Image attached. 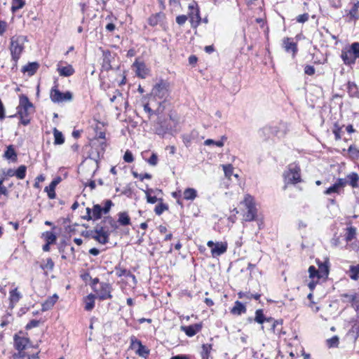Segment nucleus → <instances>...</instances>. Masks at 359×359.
<instances>
[{
  "label": "nucleus",
  "instance_id": "4be33fe9",
  "mask_svg": "<svg viewBox=\"0 0 359 359\" xmlns=\"http://www.w3.org/2000/svg\"><path fill=\"white\" fill-rule=\"evenodd\" d=\"M60 178L53 180L48 187L45 188V191L47 193L48 196L50 199H54L56 196L55 189L56 185L59 183Z\"/></svg>",
  "mask_w": 359,
  "mask_h": 359
},
{
  "label": "nucleus",
  "instance_id": "bf43d9fd",
  "mask_svg": "<svg viewBox=\"0 0 359 359\" xmlns=\"http://www.w3.org/2000/svg\"><path fill=\"white\" fill-rule=\"evenodd\" d=\"M144 111L148 113L149 118H150L154 114H158V110L154 111L153 109H151L148 103L144 104Z\"/></svg>",
  "mask_w": 359,
  "mask_h": 359
},
{
  "label": "nucleus",
  "instance_id": "338daca9",
  "mask_svg": "<svg viewBox=\"0 0 359 359\" xmlns=\"http://www.w3.org/2000/svg\"><path fill=\"white\" fill-rule=\"evenodd\" d=\"M187 19H188V18H187V15H180L177 16V18H176V22L179 25H183L186 22Z\"/></svg>",
  "mask_w": 359,
  "mask_h": 359
},
{
  "label": "nucleus",
  "instance_id": "c9c22d12",
  "mask_svg": "<svg viewBox=\"0 0 359 359\" xmlns=\"http://www.w3.org/2000/svg\"><path fill=\"white\" fill-rule=\"evenodd\" d=\"M4 156L6 159H9L13 161H15L17 160V154H16L13 145H9L8 147H7V149L4 153Z\"/></svg>",
  "mask_w": 359,
  "mask_h": 359
},
{
  "label": "nucleus",
  "instance_id": "de8ad7c7",
  "mask_svg": "<svg viewBox=\"0 0 359 359\" xmlns=\"http://www.w3.org/2000/svg\"><path fill=\"white\" fill-rule=\"evenodd\" d=\"M355 233H356L355 228L352 227V226L348 227L347 229V232H346V241L347 242L352 241L355 238Z\"/></svg>",
  "mask_w": 359,
  "mask_h": 359
},
{
  "label": "nucleus",
  "instance_id": "c85d7f7f",
  "mask_svg": "<svg viewBox=\"0 0 359 359\" xmlns=\"http://www.w3.org/2000/svg\"><path fill=\"white\" fill-rule=\"evenodd\" d=\"M115 272L118 277L127 276L132 278L133 280H135V275L131 273L130 271L126 270V269L121 268L120 264L115 266Z\"/></svg>",
  "mask_w": 359,
  "mask_h": 359
},
{
  "label": "nucleus",
  "instance_id": "c756f323",
  "mask_svg": "<svg viewBox=\"0 0 359 359\" xmlns=\"http://www.w3.org/2000/svg\"><path fill=\"white\" fill-rule=\"evenodd\" d=\"M95 298L97 297L96 295L94 294H89L85 297V309L86 311H91L94 308Z\"/></svg>",
  "mask_w": 359,
  "mask_h": 359
},
{
  "label": "nucleus",
  "instance_id": "20e7f679",
  "mask_svg": "<svg viewBox=\"0 0 359 359\" xmlns=\"http://www.w3.org/2000/svg\"><path fill=\"white\" fill-rule=\"evenodd\" d=\"M50 98L54 103L69 102L72 100V94L69 91L62 93L58 90V83L55 81L54 86L50 90Z\"/></svg>",
  "mask_w": 359,
  "mask_h": 359
},
{
  "label": "nucleus",
  "instance_id": "2f4dec72",
  "mask_svg": "<svg viewBox=\"0 0 359 359\" xmlns=\"http://www.w3.org/2000/svg\"><path fill=\"white\" fill-rule=\"evenodd\" d=\"M102 222L105 224L104 226H107L110 230V233L112 231H115L118 229L117 222L110 216L105 217Z\"/></svg>",
  "mask_w": 359,
  "mask_h": 359
},
{
  "label": "nucleus",
  "instance_id": "1a4fd4ad",
  "mask_svg": "<svg viewBox=\"0 0 359 359\" xmlns=\"http://www.w3.org/2000/svg\"><path fill=\"white\" fill-rule=\"evenodd\" d=\"M93 290L95 292L96 297L101 301L112 298V286L109 283L102 282L100 283L99 287H94Z\"/></svg>",
  "mask_w": 359,
  "mask_h": 359
},
{
  "label": "nucleus",
  "instance_id": "a18cd8bd",
  "mask_svg": "<svg viewBox=\"0 0 359 359\" xmlns=\"http://www.w3.org/2000/svg\"><path fill=\"white\" fill-rule=\"evenodd\" d=\"M160 202L161 203L154 208V212L157 215H161L164 211L168 210V205L167 204L162 203V201Z\"/></svg>",
  "mask_w": 359,
  "mask_h": 359
},
{
  "label": "nucleus",
  "instance_id": "49530a36",
  "mask_svg": "<svg viewBox=\"0 0 359 359\" xmlns=\"http://www.w3.org/2000/svg\"><path fill=\"white\" fill-rule=\"evenodd\" d=\"M212 349V345L209 344H205L202 346L201 356L203 359H207L209 356L210 351Z\"/></svg>",
  "mask_w": 359,
  "mask_h": 359
},
{
  "label": "nucleus",
  "instance_id": "603ef678",
  "mask_svg": "<svg viewBox=\"0 0 359 359\" xmlns=\"http://www.w3.org/2000/svg\"><path fill=\"white\" fill-rule=\"evenodd\" d=\"M45 239L48 244H51L56 241V236L53 232L47 231L45 233Z\"/></svg>",
  "mask_w": 359,
  "mask_h": 359
},
{
  "label": "nucleus",
  "instance_id": "aec40b11",
  "mask_svg": "<svg viewBox=\"0 0 359 359\" xmlns=\"http://www.w3.org/2000/svg\"><path fill=\"white\" fill-rule=\"evenodd\" d=\"M316 263L318 266L319 276L321 278L327 277L329 274V261L326 259L324 262H320L318 259L316 260Z\"/></svg>",
  "mask_w": 359,
  "mask_h": 359
},
{
  "label": "nucleus",
  "instance_id": "f3484780",
  "mask_svg": "<svg viewBox=\"0 0 359 359\" xmlns=\"http://www.w3.org/2000/svg\"><path fill=\"white\" fill-rule=\"evenodd\" d=\"M269 323H270L271 325V330L276 334H278L279 336L281 335V334H285V332L282 331V325H283V320H274L272 318V320H271Z\"/></svg>",
  "mask_w": 359,
  "mask_h": 359
},
{
  "label": "nucleus",
  "instance_id": "58836bf2",
  "mask_svg": "<svg viewBox=\"0 0 359 359\" xmlns=\"http://www.w3.org/2000/svg\"><path fill=\"white\" fill-rule=\"evenodd\" d=\"M53 135L55 144H62L64 143L65 137L62 133L55 128L53 129Z\"/></svg>",
  "mask_w": 359,
  "mask_h": 359
},
{
  "label": "nucleus",
  "instance_id": "6e6d98bb",
  "mask_svg": "<svg viewBox=\"0 0 359 359\" xmlns=\"http://www.w3.org/2000/svg\"><path fill=\"white\" fill-rule=\"evenodd\" d=\"M54 267V262L51 258H48L46 259V263L45 264H41V268L42 269H48L50 271L53 270Z\"/></svg>",
  "mask_w": 359,
  "mask_h": 359
},
{
  "label": "nucleus",
  "instance_id": "9b49d317",
  "mask_svg": "<svg viewBox=\"0 0 359 359\" xmlns=\"http://www.w3.org/2000/svg\"><path fill=\"white\" fill-rule=\"evenodd\" d=\"M113 205L114 204L111 200L105 201L104 207H101L99 204L94 205L91 209L93 220L95 221L100 219L102 213H108Z\"/></svg>",
  "mask_w": 359,
  "mask_h": 359
},
{
  "label": "nucleus",
  "instance_id": "864d4df0",
  "mask_svg": "<svg viewBox=\"0 0 359 359\" xmlns=\"http://www.w3.org/2000/svg\"><path fill=\"white\" fill-rule=\"evenodd\" d=\"M223 170L224 172L225 176L227 177H230L233 174V168L231 164L223 165H222Z\"/></svg>",
  "mask_w": 359,
  "mask_h": 359
},
{
  "label": "nucleus",
  "instance_id": "ddd939ff",
  "mask_svg": "<svg viewBox=\"0 0 359 359\" xmlns=\"http://www.w3.org/2000/svg\"><path fill=\"white\" fill-rule=\"evenodd\" d=\"M171 129L172 127L168 122V120H161L159 118L155 128V131L157 135L163 137L165 134L168 133Z\"/></svg>",
  "mask_w": 359,
  "mask_h": 359
},
{
  "label": "nucleus",
  "instance_id": "7c9ffc66",
  "mask_svg": "<svg viewBox=\"0 0 359 359\" xmlns=\"http://www.w3.org/2000/svg\"><path fill=\"white\" fill-rule=\"evenodd\" d=\"M255 320L259 324H263L264 322L269 323L272 320V318H266L264 315L262 309H257L255 311Z\"/></svg>",
  "mask_w": 359,
  "mask_h": 359
},
{
  "label": "nucleus",
  "instance_id": "0eeeda50",
  "mask_svg": "<svg viewBox=\"0 0 359 359\" xmlns=\"http://www.w3.org/2000/svg\"><path fill=\"white\" fill-rule=\"evenodd\" d=\"M130 348L135 352L139 356L147 358L149 355V349L144 346L141 341L134 335L130 337Z\"/></svg>",
  "mask_w": 359,
  "mask_h": 359
},
{
  "label": "nucleus",
  "instance_id": "c03bdc74",
  "mask_svg": "<svg viewBox=\"0 0 359 359\" xmlns=\"http://www.w3.org/2000/svg\"><path fill=\"white\" fill-rule=\"evenodd\" d=\"M326 344L329 348L338 347L339 344V338L337 336H333L332 337L326 340Z\"/></svg>",
  "mask_w": 359,
  "mask_h": 359
},
{
  "label": "nucleus",
  "instance_id": "37998d69",
  "mask_svg": "<svg viewBox=\"0 0 359 359\" xmlns=\"http://www.w3.org/2000/svg\"><path fill=\"white\" fill-rule=\"evenodd\" d=\"M25 5V0H12L11 11L16 12Z\"/></svg>",
  "mask_w": 359,
  "mask_h": 359
},
{
  "label": "nucleus",
  "instance_id": "3c124183",
  "mask_svg": "<svg viewBox=\"0 0 359 359\" xmlns=\"http://www.w3.org/2000/svg\"><path fill=\"white\" fill-rule=\"evenodd\" d=\"M309 277L311 278H314L316 277H317L318 278H321L320 276H319L320 273L318 272V270H317L314 266H309Z\"/></svg>",
  "mask_w": 359,
  "mask_h": 359
},
{
  "label": "nucleus",
  "instance_id": "dca6fc26",
  "mask_svg": "<svg viewBox=\"0 0 359 359\" xmlns=\"http://www.w3.org/2000/svg\"><path fill=\"white\" fill-rule=\"evenodd\" d=\"M227 250V244L226 243H216L214 248L211 250L212 256L213 257L220 256L226 252Z\"/></svg>",
  "mask_w": 359,
  "mask_h": 359
},
{
  "label": "nucleus",
  "instance_id": "a19ab883",
  "mask_svg": "<svg viewBox=\"0 0 359 359\" xmlns=\"http://www.w3.org/2000/svg\"><path fill=\"white\" fill-rule=\"evenodd\" d=\"M341 191V189L337 184V183L335 182L334 184H332L331 187L327 188L324 191V194L325 195H331L332 194H340Z\"/></svg>",
  "mask_w": 359,
  "mask_h": 359
},
{
  "label": "nucleus",
  "instance_id": "e433bc0d",
  "mask_svg": "<svg viewBox=\"0 0 359 359\" xmlns=\"http://www.w3.org/2000/svg\"><path fill=\"white\" fill-rule=\"evenodd\" d=\"M343 297L346 298L347 300L351 303L352 306L355 307L356 310L359 309V302L357 294L355 293L353 294H343Z\"/></svg>",
  "mask_w": 359,
  "mask_h": 359
},
{
  "label": "nucleus",
  "instance_id": "cd10ccee",
  "mask_svg": "<svg viewBox=\"0 0 359 359\" xmlns=\"http://www.w3.org/2000/svg\"><path fill=\"white\" fill-rule=\"evenodd\" d=\"M348 183L352 188L359 187V175L358 173L353 172L347 176Z\"/></svg>",
  "mask_w": 359,
  "mask_h": 359
},
{
  "label": "nucleus",
  "instance_id": "393cba45",
  "mask_svg": "<svg viewBox=\"0 0 359 359\" xmlns=\"http://www.w3.org/2000/svg\"><path fill=\"white\" fill-rule=\"evenodd\" d=\"M57 70L61 76L68 77L74 74V69L71 65H68L65 67L57 65Z\"/></svg>",
  "mask_w": 359,
  "mask_h": 359
},
{
  "label": "nucleus",
  "instance_id": "79ce46f5",
  "mask_svg": "<svg viewBox=\"0 0 359 359\" xmlns=\"http://www.w3.org/2000/svg\"><path fill=\"white\" fill-rule=\"evenodd\" d=\"M27 167L22 165L15 171V177L19 180H23L26 176Z\"/></svg>",
  "mask_w": 359,
  "mask_h": 359
},
{
  "label": "nucleus",
  "instance_id": "6ab92c4d",
  "mask_svg": "<svg viewBox=\"0 0 359 359\" xmlns=\"http://www.w3.org/2000/svg\"><path fill=\"white\" fill-rule=\"evenodd\" d=\"M133 66L136 68L135 72L138 77L144 79L147 76L148 72L144 63L135 61L133 63Z\"/></svg>",
  "mask_w": 359,
  "mask_h": 359
},
{
  "label": "nucleus",
  "instance_id": "a878e982",
  "mask_svg": "<svg viewBox=\"0 0 359 359\" xmlns=\"http://www.w3.org/2000/svg\"><path fill=\"white\" fill-rule=\"evenodd\" d=\"M246 311L245 306L239 301H236L234 306L231 309V313L237 316L246 313Z\"/></svg>",
  "mask_w": 359,
  "mask_h": 359
},
{
  "label": "nucleus",
  "instance_id": "0e129e2a",
  "mask_svg": "<svg viewBox=\"0 0 359 359\" xmlns=\"http://www.w3.org/2000/svg\"><path fill=\"white\" fill-rule=\"evenodd\" d=\"M316 70L313 66L312 65H306L304 67V73L307 75L312 76L315 74Z\"/></svg>",
  "mask_w": 359,
  "mask_h": 359
},
{
  "label": "nucleus",
  "instance_id": "4d7b16f0",
  "mask_svg": "<svg viewBox=\"0 0 359 359\" xmlns=\"http://www.w3.org/2000/svg\"><path fill=\"white\" fill-rule=\"evenodd\" d=\"M5 180V177H0V195L7 196L8 195V191L7 188L3 184Z\"/></svg>",
  "mask_w": 359,
  "mask_h": 359
},
{
  "label": "nucleus",
  "instance_id": "13d9d810",
  "mask_svg": "<svg viewBox=\"0 0 359 359\" xmlns=\"http://www.w3.org/2000/svg\"><path fill=\"white\" fill-rule=\"evenodd\" d=\"M132 173L135 177L139 178L141 181H143L144 179L149 180L151 178V175L149 173L138 174L137 172L135 171H133Z\"/></svg>",
  "mask_w": 359,
  "mask_h": 359
},
{
  "label": "nucleus",
  "instance_id": "39448f33",
  "mask_svg": "<svg viewBox=\"0 0 359 359\" xmlns=\"http://www.w3.org/2000/svg\"><path fill=\"white\" fill-rule=\"evenodd\" d=\"M151 93L154 97L165 100L170 95L169 82L165 80H160L154 86Z\"/></svg>",
  "mask_w": 359,
  "mask_h": 359
},
{
  "label": "nucleus",
  "instance_id": "774afa93",
  "mask_svg": "<svg viewBox=\"0 0 359 359\" xmlns=\"http://www.w3.org/2000/svg\"><path fill=\"white\" fill-rule=\"evenodd\" d=\"M182 141H183L184 144L186 145V147H189L191 144L192 137L190 135H187V134L182 135Z\"/></svg>",
  "mask_w": 359,
  "mask_h": 359
},
{
  "label": "nucleus",
  "instance_id": "72a5a7b5",
  "mask_svg": "<svg viewBox=\"0 0 359 359\" xmlns=\"http://www.w3.org/2000/svg\"><path fill=\"white\" fill-rule=\"evenodd\" d=\"M184 199L193 201L197 197V191L194 188H187L183 193Z\"/></svg>",
  "mask_w": 359,
  "mask_h": 359
},
{
  "label": "nucleus",
  "instance_id": "9d476101",
  "mask_svg": "<svg viewBox=\"0 0 359 359\" xmlns=\"http://www.w3.org/2000/svg\"><path fill=\"white\" fill-rule=\"evenodd\" d=\"M189 18L191 27L196 28L201 22L200 11L196 2H193L189 5Z\"/></svg>",
  "mask_w": 359,
  "mask_h": 359
},
{
  "label": "nucleus",
  "instance_id": "b1692460",
  "mask_svg": "<svg viewBox=\"0 0 359 359\" xmlns=\"http://www.w3.org/2000/svg\"><path fill=\"white\" fill-rule=\"evenodd\" d=\"M341 57L346 65H350L355 63V58L350 48L348 50H342Z\"/></svg>",
  "mask_w": 359,
  "mask_h": 359
},
{
  "label": "nucleus",
  "instance_id": "f257e3e1",
  "mask_svg": "<svg viewBox=\"0 0 359 359\" xmlns=\"http://www.w3.org/2000/svg\"><path fill=\"white\" fill-rule=\"evenodd\" d=\"M33 112V104L27 95H21L19 98V105L17 107V114L20 118V123L27 126L30 123L29 115Z\"/></svg>",
  "mask_w": 359,
  "mask_h": 359
},
{
  "label": "nucleus",
  "instance_id": "ea45409f",
  "mask_svg": "<svg viewBox=\"0 0 359 359\" xmlns=\"http://www.w3.org/2000/svg\"><path fill=\"white\" fill-rule=\"evenodd\" d=\"M349 277L354 280L359 278V264L355 266H351L349 268Z\"/></svg>",
  "mask_w": 359,
  "mask_h": 359
},
{
  "label": "nucleus",
  "instance_id": "09e8293b",
  "mask_svg": "<svg viewBox=\"0 0 359 359\" xmlns=\"http://www.w3.org/2000/svg\"><path fill=\"white\" fill-rule=\"evenodd\" d=\"M204 144L206 146L215 145L217 147H222L224 146V142L222 140L219 141H215L212 139H208L204 142Z\"/></svg>",
  "mask_w": 359,
  "mask_h": 359
},
{
  "label": "nucleus",
  "instance_id": "f03ea898",
  "mask_svg": "<svg viewBox=\"0 0 359 359\" xmlns=\"http://www.w3.org/2000/svg\"><path fill=\"white\" fill-rule=\"evenodd\" d=\"M27 39L24 36H13L11 39L10 50L12 60L15 62L20 59V55L24 50V44Z\"/></svg>",
  "mask_w": 359,
  "mask_h": 359
},
{
  "label": "nucleus",
  "instance_id": "8fccbe9b",
  "mask_svg": "<svg viewBox=\"0 0 359 359\" xmlns=\"http://www.w3.org/2000/svg\"><path fill=\"white\" fill-rule=\"evenodd\" d=\"M350 50H351L352 53L353 54L355 58H359V43L355 42L351 44L350 47Z\"/></svg>",
  "mask_w": 359,
  "mask_h": 359
},
{
  "label": "nucleus",
  "instance_id": "e2e57ef3",
  "mask_svg": "<svg viewBox=\"0 0 359 359\" xmlns=\"http://www.w3.org/2000/svg\"><path fill=\"white\" fill-rule=\"evenodd\" d=\"M147 162L149 165L152 166H155L158 163V156L156 154L153 153L150 158L147 160Z\"/></svg>",
  "mask_w": 359,
  "mask_h": 359
},
{
  "label": "nucleus",
  "instance_id": "69168bd1",
  "mask_svg": "<svg viewBox=\"0 0 359 359\" xmlns=\"http://www.w3.org/2000/svg\"><path fill=\"white\" fill-rule=\"evenodd\" d=\"M309 15L308 13L301 14L297 17V22L299 23H304L309 20Z\"/></svg>",
  "mask_w": 359,
  "mask_h": 359
},
{
  "label": "nucleus",
  "instance_id": "5fc2aeb1",
  "mask_svg": "<svg viewBox=\"0 0 359 359\" xmlns=\"http://www.w3.org/2000/svg\"><path fill=\"white\" fill-rule=\"evenodd\" d=\"M341 127H340L337 123H335L334 125L333 133L336 140H339L341 139Z\"/></svg>",
  "mask_w": 359,
  "mask_h": 359
},
{
  "label": "nucleus",
  "instance_id": "2eb2a0df",
  "mask_svg": "<svg viewBox=\"0 0 359 359\" xmlns=\"http://www.w3.org/2000/svg\"><path fill=\"white\" fill-rule=\"evenodd\" d=\"M202 329L201 323H196L188 326H181V330L188 337H191L199 332Z\"/></svg>",
  "mask_w": 359,
  "mask_h": 359
},
{
  "label": "nucleus",
  "instance_id": "4c0bfd02",
  "mask_svg": "<svg viewBox=\"0 0 359 359\" xmlns=\"http://www.w3.org/2000/svg\"><path fill=\"white\" fill-rule=\"evenodd\" d=\"M154 190L152 189H149L144 191L147 197V201L149 203L154 204L156 203L157 201H163L162 198H157L156 196H152L151 194V193H154Z\"/></svg>",
  "mask_w": 359,
  "mask_h": 359
},
{
  "label": "nucleus",
  "instance_id": "4468645a",
  "mask_svg": "<svg viewBox=\"0 0 359 359\" xmlns=\"http://www.w3.org/2000/svg\"><path fill=\"white\" fill-rule=\"evenodd\" d=\"M279 133V127L277 126H266L260 131V136L265 140L269 139L273 136H277Z\"/></svg>",
  "mask_w": 359,
  "mask_h": 359
},
{
  "label": "nucleus",
  "instance_id": "473e14b6",
  "mask_svg": "<svg viewBox=\"0 0 359 359\" xmlns=\"http://www.w3.org/2000/svg\"><path fill=\"white\" fill-rule=\"evenodd\" d=\"M118 222L121 226H128L130 224V218L126 212H120L118 214Z\"/></svg>",
  "mask_w": 359,
  "mask_h": 359
},
{
  "label": "nucleus",
  "instance_id": "052dcab7",
  "mask_svg": "<svg viewBox=\"0 0 359 359\" xmlns=\"http://www.w3.org/2000/svg\"><path fill=\"white\" fill-rule=\"evenodd\" d=\"M348 151L353 158H359V150L355 146L351 145Z\"/></svg>",
  "mask_w": 359,
  "mask_h": 359
},
{
  "label": "nucleus",
  "instance_id": "423d86ee",
  "mask_svg": "<svg viewBox=\"0 0 359 359\" xmlns=\"http://www.w3.org/2000/svg\"><path fill=\"white\" fill-rule=\"evenodd\" d=\"M285 181L290 184H297L301 182L300 168L297 164H290L288 170L284 173Z\"/></svg>",
  "mask_w": 359,
  "mask_h": 359
},
{
  "label": "nucleus",
  "instance_id": "f8f14e48",
  "mask_svg": "<svg viewBox=\"0 0 359 359\" xmlns=\"http://www.w3.org/2000/svg\"><path fill=\"white\" fill-rule=\"evenodd\" d=\"M29 342V339L26 337H20L17 334L14 336V346L15 348L19 351L15 356H18L20 358L25 357V353L22 352L24 349L27 347Z\"/></svg>",
  "mask_w": 359,
  "mask_h": 359
},
{
  "label": "nucleus",
  "instance_id": "f704fd0d",
  "mask_svg": "<svg viewBox=\"0 0 359 359\" xmlns=\"http://www.w3.org/2000/svg\"><path fill=\"white\" fill-rule=\"evenodd\" d=\"M21 298L22 294L20 292L18 291L17 288H15L10 291L9 299L11 304H12V306H13L14 304L18 303Z\"/></svg>",
  "mask_w": 359,
  "mask_h": 359
},
{
  "label": "nucleus",
  "instance_id": "5701e85b",
  "mask_svg": "<svg viewBox=\"0 0 359 359\" xmlns=\"http://www.w3.org/2000/svg\"><path fill=\"white\" fill-rule=\"evenodd\" d=\"M58 296L55 294L49 297L41 305L42 311L50 310L55 305Z\"/></svg>",
  "mask_w": 359,
  "mask_h": 359
},
{
  "label": "nucleus",
  "instance_id": "412c9836",
  "mask_svg": "<svg viewBox=\"0 0 359 359\" xmlns=\"http://www.w3.org/2000/svg\"><path fill=\"white\" fill-rule=\"evenodd\" d=\"M39 67V64L38 62H29L22 67V72L24 73H27L29 76H32L36 72Z\"/></svg>",
  "mask_w": 359,
  "mask_h": 359
},
{
  "label": "nucleus",
  "instance_id": "7ed1b4c3",
  "mask_svg": "<svg viewBox=\"0 0 359 359\" xmlns=\"http://www.w3.org/2000/svg\"><path fill=\"white\" fill-rule=\"evenodd\" d=\"M243 203L247 209V212L244 214L243 218L245 222H252L257 219V209L255 205L254 198L247 194L245 196Z\"/></svg>",
  "mask_w": 359,
  "mask_h": 359
},
{
  "label": "nucleus",
  "instance_id": "bb28decb",
  "mask_svg": "<svg viewBox=\"0 0 359 359\" xmlns=\"http://www.w3.org/2000/svg\"><path fill=\"white\" fill-rule=\"evenodd\" d=\"M100 146H101V149H101V151H97V152L96 156H94V155H93V154H92V155H93V156L90 158V160H93V163L94 165H95L96 168H97V167H98V161H99V159H100V156H103V154H104V148H105V147H106V143H105L104 142H102V143L100 144ZM96 170H97V169H95V170L93 171L92 176H94V175H95V172H96Z\"/></svg>",
  "mask_w": 359,
  "mask_h": 359
},
{
  "label": "nucleus",
  "instance_id": "a211bd4d",
  "mask_svg": "<svg viewBox=\"0 0 359 359\" xmlns=\"http://www.w3.org/2000/svg\"><path fill=\"white\" fill-rule=\"evenodd\" d=\"M284 48L286 52L292 53L293 57L297 53V45L296 43L293 42L290 38H286L283 41Z\"/></svg>",
  "mask_w": 359,
  "mask_h": 359
},
{
  "label": "nucleus",
  "instance_id": "680f3d73",
  "mask_svg": "<svg viewBox=\"0 0 359 359\" xmlns=\"http://www.w3.org/2000/svg\"><path fill=\"white\" fill-rule=\"evenodd\" d=\"M341 191L344 189L346 185L348 184L347 177L345 178H338L336 181Z\"/></svg>",
  "mask_w": 359,
  "mask_h": 359
},
{
  "label": "nucleus",
  "instance_id": "6e6552de",
  "mask_svg": "<svg viewBox=\"0 0 359 359\" xmlns=\"http://www.w3.org/2000/svg\"><path fill=\"white\" fill-rule=\"evenodd\" d=\"M110 230L107 226L97 224L95 228V233L93 238L99 243L104 245L109 242Z\"/></svg>",
  "mask_w": 359,
  "mask_h": 359
}]
</instances>
